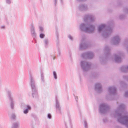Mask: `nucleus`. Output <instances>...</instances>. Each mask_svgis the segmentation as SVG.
Instances as JSON below:
<instances>
[{
  "label": "nucleus",
  "mask_w": 128,
  "mask_h": 128,
  "mask_svg": "<svg viewBox=\"0 0 128 128\" xmlns=\"http://www.w3.org/2000/svg\"><path fill=\"white\" fill-rule=\"evenodd\" d=\"M102 29L101 27H99V28H98V31L99 32H100Z\"/></svg>",
  "instance_id": "obj_5"
},
{
  "label": "nucleus",
  "mask_w": 128,
  "mask_h": 128,
  "mask_svg": "<svg viewBox=\"0 0 128 128\" xmlns=\"http://www.w3.org/2000/svg\"><path fill=\"white\" fill-rule=\"evenodd\" d=\"M98 85H100L99 84H98Z\"/></svg>",
  "instance_id": "obj_11"
},
{
  "label": "nucleus",
  "mask_w": 128,
  "mask_h": 128,
  "mask_svg": "<svg viewBox=\"0 0 128 128\" xmlns=\"http://www.w3.org/2000/svg\"><path fill=\"white\" fill-rule=\"evenodd\" d=\"M16 126H17V124L14 125L13 128H16Z\"/></svg>",
  "instance_id": "obj_7"
},
{
  "label": "nucleus",
  "mask_w": 128,
  "mask_h": 128,
  "mask_svg": "<svg viewBox=\"0 0 128 128\" xmlns=\"http://www.w3.org/2000/svg\"><path fill=\"white\" fill-rule=\"evenodd\" d=\"M48 118H51V115L50 114H48Z\"/></svg>",
  "instance_id": "obj_4"
},
{
  "label": "nucleus",
  "mask_w": 128,
  "mask_h": 128,
  "mask_svg": "<svg viewBox=\"0 0 128 128\" xmlns=\"http://www.w3.org/2000/svg\"><path fill=\"white\" fill-rule=\"evenodd\" d=\"M27 107L28 109H31V108L30 106H27Z\"/></svg>",
  "instance_id": "obj_6"
},
{
  "label": "nucleus",
  "mask_w": 128,
  "mask_h": 128,
  "mask_svg": "<svg viewBox=\"0 0 128 128\" xmlns=\"http://www.w3.org/2000/svg\"><path fill=\"white\" fill-rule=\"evenodd\" d=\"M70 38L71 39V38H70Z\"/></svg>",
  "instance_id": "obj_10"
},
{
  "label": "nucleus",
  "mask_w": 128,
  "mask_h": 128,
  "mask_svg": "<svg viewBox=\"0 0 128 128\" xmlns=\"http://www.w3.org/2000/svg\"><path fill=\"white\" fill-rule=\"evenodd\" d=\"M53 74L54 76V78L55 79H56L57 78V76H56V74L55 72H53Z\"/></svg>",
  "instance_id": "obj_1"
},
{
  "label": "nucleus",
  "mask_w": 128,
  "mask_h": 128,
  "mask_svg": "<svg viewBox=\"0 0 128 128\" xmlns=\"http://www.w3.org/2000/svg\"><path fill=\"white\" fill-rule=\"evenodd\" d=\"M44 36V34H40V38H43Z\"/></svg>",
  "instance_id": "obj_2"
},
{
  "label": "nucleus",
  "mask_w": 128,
  "mask_h": 128,
  "mask_svg": "<svg viewBox=\"0 0 128 128\" xmlns=\"http://www.w3.org/2000/svg\"><path fill=\"white\" fill-rule=\"evenodd\" d=\"M28 110L27 109H26V110H24V113H25V114H26L28 113Z\"/></svg>",
  "instance_id": "obj_3"
},
{
  "label": "nucleus",
  "mask_w": 128,
  "mask_h": 128,
  "mask_svg": "<svg viewBox=\"0 0 128 128\" xmlns=\"http://www.w3.org/2000/svg\"><path fill=\"white\" fill-rule=\"evenodd\" d=\"M4 28V26H2V28Z\"/></svg>",
  "instance_id": "obj_8"
},
{
  "label": "nucleus",
  "mask_w": 128,
  "mask_h": 128,
  "mask_svg": "<svg viewBox=\"0 0 128 128\" xmlns=\"http://www.w3.org/2000/svg\"><path fill=\"white\" fill-rule=\"evenodd\" d=\"M11 106L12 108H13V106H12V105Z\"/></svg>",
  "instance_id": "obj_9"
}]
</instances>
